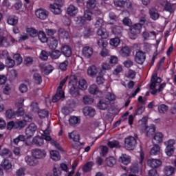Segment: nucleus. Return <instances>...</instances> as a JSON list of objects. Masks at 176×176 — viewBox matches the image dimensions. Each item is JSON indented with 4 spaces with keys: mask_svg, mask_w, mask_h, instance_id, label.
Here are the masks:
<instances>
[{
    "mask_svg": "<svg viewBox=\"0 0 176 176\" xmlns=\"http://www.w3.org/2000/svg\"><path fill=\"white\" fill-rule=\"evenodd\" d=\"M139 21L140 23H135L129 28L130 34H131V39H135L137 36L141 34L142 27H144V25H148V21L146 20V17H140Z\"/></svg>",
    "mask_w": 176,
    "mask_h": 176,
    "instance_id": "f257e3e1",
    "label": "nucleus"
},
{
    "mask_svg": "<svg viewBox=\"0 0 176 176\" xmlns=\"http://www.w3.org/2000/svg\"><path fill=\"white\" fill-rule=\"evenodd\" d=\"M157 83H162V78L157 77V74H155L151 77L150 85V89L151 90V94H153V96L159 93V89H156V85H157Z\"/></svg>",
    "mask_w": 176,
    "mask_h": 176,
    "instance_id": "f03ea898",
    "label": "nucleus"
},
{
    "mask_svg": "<svg viewBox=\"0 0 176 176\" xmlns=\"http://www.w3.org/2000/svg\"><path fill=\"white\" fill-rule=\"evenodd\" d=\"M124 148L127 151H134L137 146V139L133 136H129L124 139Z\"/></svg>",
    "mask_w": 176,
    "mask_h": 176,
    "instance_id": "7ed1b4c3",
    "label": "nucleus"
},
{
    "mask_svg": "<svg viewBox=\"0 0 176 176\" xmlns=\"http://www.w3.org/2000/svg\"><path fill=\"white\" fill-rule=\"evenodd\" d=\"M14 42H16V39H14V38L12 36L6 37L3 35H0L1 47H9V46H12Z\"/></svg>",
    "mask_w": 176,
    "mask_h": 176,
    "instance_id": "20e7f679",
    "label": "nucleus"
},
{
    "mask_svg": "<svg viewBox=\"0 0 176 176\" xmlns=\"http://www.w3.org/2000/svg\"><path fill=\"white\" fill-rule=\"evenodd\" d=\"M114 5L118 8H126L129 10H133V3L130 0H114Z\"/></svg>",
    "mask_w": 176,
    "mask_h": 176,
    "instance_id": "39448f33",
    "label": "nucleus"
},
{
    "mask_svg": "<svg viewBox=\"0 0 176 176\" xmlns=\"http://www.w3.org/2000/svg\"><path fill=\"white\" fill-rule=\"evenodd\" d=\"M54 4H50V10L54 14H61V6H60V3L63 2V0H54Z\"/></svg>",
    "mask_w": 176,
    "mask_h": 176,
    "instance_id": "423d86ee",
    "label": "nucleus"
},
{
    "mask_svg": "<svg viewBox=\"0 0 176 176\" xmlns=\"http://www.w3.org/2000/svg\"><path fill=\"white\" fill-rule=\"evenodd\" d=\"M24 99L23 98H19V102L15 104V107L18 108V109L15 111V116L19 118V116H24V109L23 108L24 105Z\"/></svg>",
    "mask_w": 176,
    "mask_h": 176,
    "instance_id": "0eeeda50",
    "label": "nucleus"
},
{
    "mask_svg": "<svg viewBox=\"0 0 176 176\" xmlns=\"http://www.w3.org/2000/svg\"><path fill=\"white\" fill-rule=\"evenodd\" d=\"M32 156L37 159L42 160L46 157V151L44 149L34 148L32 151Z\"/></svg>",
    "mask_w": 176,
    "mask_h": 176,
    "instance_id": "6e6552de",
    "label": "nucleus"
},
{
    "mask_svg": "<svg viewBox=\"0 0 176 176\" xmlns=\"http://www.w3.org/2000/svg\"><path fill=\"white\" fill-rule=\"evenodd\" d=\"M145 60H146V54L142 51H138L136 52L135 55V61L137 64L140 65H142L144 63H145Z\"/></svg>",
    "mask_w": 176,
    "mask_h": 176,
    "instance_id": "1a4fd4ad",
    "label": "nucleus"
},
{
    "mask_svg": "<svg viewBox=\"0 0 176 176\" xmlns=\"http://www.w3.org/2000/svg\"><path fill=\"white\" fill-rule=\"evenodd\" d=\"M86 20H87L88 21H90L91 20V14L85 13L84 16H79L75 19L76 24H78L80 26L85 24Z\"/></svg>",
    "mask_w": 176,
    "mask_h": 176,
    "instance_id": "9d476101",
    "label": "nucleus"
},
{
    "mask_svg": "<svg viewBox=\"0 0 176 176\" xmlns=\"http://www.w3.org/2000/svg\"><path fill=\"white\" fill-rule=\"evenodd\" d=\"M38 127L34 123H31L29 124L28 127L25 129V134L28 138H31V137L34 136L35 134V131H36Z\"/></svg>",
    "mask_w": 176,
    "mask_h": 176,
    "instance_id": "9b49d317",
    "label": "nucleus"
},
{
    "mask_svg": "<svg viewBox=\"0 0 176 176\" xmlns=\"http://www.w3.org/2000/svg\"><path fill=\"white\" fill-rule=\"evenodd\" d=\"M147 164L151 168H159L162 166V160L159 159H150L148 160Z\"/></svg>",
    "mask_w": 176,
    "mask_h": 176,
    "instance_id": "f8f14e48",
    "label": "nucleus"
},
{
    "mask_svg": "<svg viewBox=\"0 0 176 176\" xmlns=\"http://www.w3.org/2000/svg\"><path fill=\"white\" fill-rule=\"evenodd\" d=\"M82 113L85 116H89V118H94L96 116V109L91 107H85L82 109Z\"/></svg>",
    "mask_w": 176,
    "mask_h": 176,
    "instance_id": "ddd939ff",
    "label": "nucleus"
},
{
    "mask_svg": "<svg viewBox=\"0 0 176 176\" xmlns=\"http://www.w3.org/2000/svg\"><path fill=\"white\" fill-rule=\"evenodd\" d=\"M48 47L52 50H55L58 46V41L55 37H50L47 41Z\"/></svg>",
    "mask_w": 176,
    "mask_h": 176,
    "instance_id": "4468645a",
    "label": "nucleus"
},
{
    "mask_svg": "<svg viewBox=\"0 0 176 176\" xmlns=\"http://www.w3.org/2000/svg\"><path fill=\"white\" fill-rule=\"evenodd\" d=\"M36 16L40 20H46L47 19V16H49V12L46 10L39 9L36 11Z\"/></svg>",
    "mask_w": 176,
    "mask_h": 176,
    "instance_id": "2eb2a0df",
    "label": "nucleus"
},
{
    "mask_svg": "<svg viewBox=\"0 0 176 176\" xmlns=\"http://www.w3.org/2000/svg\"><path fill=\"white\" fill-rule=\"evenodd\" d=\"M25 162L28 166H35L38 165V160L34 157V156L27 155L25 157Z\"/></svg>",
    "mask_w": 176,
    "mask_h": 176,
    "instance_id": "dca6fc26",
    "label": "nucleus"
},
{
    "mask_svg": "<svg viewBox=\"0 0 176 176\" xmlns=\"http://www.w3.org/2000/svg\"><path fill=\"white\" fill-rule=\"evenodd\" d=\"M120 54L122 57H130L131 49L128 46L122 47L120 51Z\"/></svg>",
    "mask_w": 176,
    "mask_h": 176,
    "instance_id": "f3484780",
    "label": "nucleus"
},
{
    "mask_svg": "<svg viewBox=\"0 0 176 176\" xmlns=\"http://www.w3.org/2000/svg\"><path fill=\"white\" fill-rule=\"evenodd\" d=\"M68 137L69 140H72L74 142H79L80 140V135L76 131H73L68 133Z\"/></svg>",
    "mask_w": 176,
    "mask_h": 176,
    "instance_id": "a211bd4d",
    "label": "nucleus"
},
{
    "mask_svg": "<svg viewBox=\"0 0 176 176\" xmlns=\"http://www.w3.org/2000/svg\"><path fill=\"white\" fill-rule=\"evenodd\" d=\"M145 131L146 137H152L154 135L155 132L156 131V127L154 124H151L149 126H146Z\"/></svg>",
    "mask_w": 176,
    "mask_h": 176,
    "instance_id": "6ab92c4d",
    "label": "nucleus"
},
{
    "mask_svg": "<svg viewBox=\"0 0 176 176\" xmlns=\"http://www.w3.org/2000/svg\"><path fill=\"white\" fill-rule=\"evenodd\" d=\"M119 162L127 166V164H130L131 162V157L126 154H122L121 156L119 157Z\"/></svg>",
    "mask_w": 176,
    "mask_h": 176,
    "instance_id": "aec40b11",
    "label": "nucleus"
},
{
    "mask_svg": "<svg viewBox=\"0 0 176 176\" xmlns=\"http://www.w3.org/2000/svg\"><path fill=\"white\" fill-rule=\"evenodd\" d=\"M61 53L65 57L72 56V49L69 45H64L61 49Z\"/></svg>",
    "mask_w": 176,
    "mask_h": 176,
    "instance_id": "412c9836",
    "label": "nucleus"
},
{
    "mask_svg": "<svg viewBox=\"0 0 176 176\" xmlns=\"http://www.w3.org/2000/svg\"><path fill=\"white\" fill-rule=\"evenodd\" d=\"M109 104H111V102H109V100L102 99L98 103V108L99 109H101L102 111H105V109L108 108Z\"/></svg>",
    "mask_w": 176,
    "mask_h": 176,
    "instance_id": "4be33fe9",
    "label": "nucleus"
},
{
    "mask_svg": "<svg viewBox=\"0 0 176 176\" xmlns=\"http://www.w3.org/2000/svg\"><path fill=\"white\" fill-rule=\"evenodd\" d=\"M63 98H65V94L56 91V93L52 97V102H58Z\"/></svg>",
    "mask_w": 176,
    "mask_h": 176,
    "instance_id": "5701e85b",
    "label": "nucleus"
},
{
    "mask_svg": "<svg viewBox=\"0 0 176 176\" xmlns=\"http://www.w3.org/2000/svg\"><path fill=\"white\" fill-rule=\"evenodd\" d=\"M82 54L86 58H90V56L93 55V48L87 46L82 48Z\"/></svg>",
    "mask_w": 176,
    "mask_h": 176,
    "instance_id": "b1692460",
    "label": "nucleus"
},
{
    "mask_svg": "<svg viewBox=\"0 0 176 176\" xmlns=\"http://www.w3.org/2000/svg\"><path fill=\"white\" fill-rule=\"evenodd\" d=\"M97 74H98V69H97V67H96V65H91L88 67L87 74L89 75V76L94 78V76H96Z\"/></svg>",
    "mask_w": 176,
    "mask_h": 176,
    "instance_id": "393cba45",
    "label": "nucleus"
},
{
    "mask_svg": "<svg viewBox=\"0 0 176 176\" xmlns=\"http://www.w3.org/2000/svg\"><path fill=\"white\" fill-rule=\"evenodd\" d=\"M50 157L54 162H58L61 159V156L60 155V153L56 150H52L50 152Z\"/></svg>",
    "mask_w": 176,
    "mask_h": 176,
    "instance_id": "a878e982",
    "label": "nucleus"
},
{
    "mask_svg": "<svg viewBox=\"0 0 176 176\" xmlns=\"http://www.w3.org/2000/svg\"><path fill=\"white\" fill-rule=\"evenodd\" d=\"M122 31H123V28L119 25H113L111 28V32L117 36H120L122 35Z\"/></svg>",
    "mask_w": 176,
    "mask_h": 176,
    "instance_id": "bb28decb",
    "label": "nucleus"
},
{
    "mask_svg": "<svg viewBox=\"0 0 176 176\" xmlns=\"http://www.w3.org/2000/svg\"><path fill=\"white\" fill-rule=\"evenodd\" d=\"M32 142L34 145H36V146H42V145L44 144L43 136H35L32 140Z\"/></svg>",
    "mask_w": 176,
    "mask_h": 176,
    "instance_id": "cd10ccee",
    "label": "nucleus"
},
{
    "mask_svg": "<svg viewBox=\"0 0 176 176\" xmlns=\"http://www.w3.org/2000/svg\"><path fill=\"white\" fill-rule=\"evenodd\" d=\"M97 34L99 36H101L102 39H107L109 36V33L107 32L105 29L99 28L97 31Z\"/></svg>",
    "mask_w": 176,
    "mask_h": 176,
    "instance_id": "c85d7f7f",
    "label": "nucleus"
},
{
    "mask_svg": "<svg viewBox=\"0 0 176 176\" xmlns=\"http://www.w3.org/2000/svg\"><path fill=\"white\" fill-rule=\"evenodd\" d=\"M161 5L164 8V10L166 12H169V13H173V5L170 3L168 1H162Z\"/></svg>",
    "mask_w": 176,
    "mask_h": 176,
    "instance_id": "c756f323",
    "label": "nucleus"
},
{
    "mask_svg": "<svg viewBox=\"0 0 176 176\" xmlns=\"http://www.w3.org/2000/svg\"><path fill=\"white\" fill-rule=\"evenodd\" d=\"M58 35L59 38H61L62 39H68V36H69L68 32L65 30L63 28L58 29Z\"/></svg>",
    "mask_w": 176,
    "mask_h": 176,
    "instance_id": "7c9ffc66",
    "label": "nucleus"
},
{
    "mask_svg": "<svg viewBox=\"0 0 176 176\" xmlns=\"http://www.w3.org/2000/svg\"><path fill=\"white\" fill-rule=\"evenodd\" d=\"M67 12L69 16H76L78 13V8L75 7L74 5H70L67 8Z\"/></svg>",
    "mask_w": 176,
    "mask_h": 176,
    "instance_id": "2f4dec72",
    "label": "nucleus"
},
{
    "mask_svg": "<svg viewBox=\"0 0 176 176\" xmlns=\"http://www.w3.org/2000/svg\"><path fill=\"white\" fill-rule=\"evenodd\" d=\"M152 141L153 144H160L163 141V133H156Z\"/></svg>",
    "mask_w": 176,
    "mask_h": 176,
    "instance_id": "473e14b6",
    "label": "nucleus"
},
{
    "mask_svg": "<svg viewBox=\"0 0 176 176\" xmlns=\"http://www.w3.org/2000/svg\"><path fill=\"white\" fill-rule=\"evenodd\" d=\"M9 25H16L19 23V18L16 16H10L7 19Z\"/></svg>",
    "mask_w": 176,
    "mask_h": 176,
    "instance_id": "72a5a7b5",
    "label": "nucleus"
},
{
    "mask_svg": "<svg viewBox=\"0 0 176 176\" xmlns=\"http://www.w3.org/2000/svg\"><path fill=\"white\" fill-rule=\"evenodd\" d=\"M27 126V123L23 120H17L15 122L14 129L15 130H21Z\"/></svg>",
    "mask_w": 176,
    "mask_h": 176,
    "instance_id": "f704fd0d",
    "label": "nucleus"
},
{
    "mask_svg": "<svg viewBox=\"0 0 176 176\" xmlns=\"http://www.w3.org/2000/svg\"><path fill=\"white\" fill-rule=\"evenodd\" d=\"M80 123V118L75 116H72L69 119V124L70 126H76V124Z\"/></svg>",
    "mask_w": 176,
    "mask_h": 176,
    "instance_id": "c9c22d12",
    "label": "nucleus"
},
{
    "mask_svg": "<svg viewBox=\"0 0 176 176\" xmlns=\"http://www.w3.org/2000/svg\"><path fill=\"white\" fill-rule=\"evenodd\" d=\"M37 36L42 43H46L49 41V38L46 36V34L43 31H40Z\"/></svg>",
    "mask_w": 176,
    "mask_h": 176,
    "instance_id": "e433bc0d",
    "label": "nucleus"
},
{
    "mask_svg": "<svg viewBox=\"0 0 176 176\" xmlns=\"http://www.w3.org/2000/svg\"><path fill=\"white\" fill-rule=\"evenodd\" d=\"M160 153V146L158 144H155L153 147L151 149L150 155L151 156H156Z\"/></svg>",
    "mask_w": 176,
    "mask_h": 176,
    "instance_id": "4c0bfd02",
    "label": "nucleus"
},
{
    "mask_svg": "<svg viewBox=\"0 0 176 176\" xmlns=\"http://www.w3.org/2000/svg\"><path fill=\"white\" fill-rule=\"evenodd\" d=\"M94 164V162L91 161L87 162L82 167V171L84 173H89V171H91Z\"/></svg>",
    "mask_w": 176,
    "mask_h": 176,
    "instance_id": "58836bf2",
    "label": "nucleus"
},
{
    "mask_svg": "<svg viewBox=\"0 0 176 176\" xmlns=\"http://www.w3.org/2000/svg\"><path fill=\"white\" fill-rule=\"evenodd\" d=\"M175 173V168L171 166H168L164 168V174L166 176H171L172 175Z\"/></svg>",
    "mask_w": 176,
    "mask_h": 176,
    "instance_id": "ea45409f",
    "label": "nucleus"
},
{
    "mask_svg": "<svg viewBox=\"0 0 176 176\" xmlns=\"http://www.w3.org/2000/svg\"><path fill=\"white\" fill-rule=\"evenodd\" d=\"M26 32L29 34V35L32 36V38H35L39 34V32H38V30H36V29L33 28H26Z\"/></svg>",
    "mask_w": 176,
    "mask_h": 176,
    "instance_id": "a19ab883",
    "label": "nucleus"
},
{
    "mask_svg": "<svg viewBox=\"0 0 176 176\" xmlns=\"http://www.w3.org/2000/svg\"><path fill=\"white\" fill-rule=\"evenodd\" d=\"M69 91L72 97H78L79 96V88L75 87L74 85L69 88Z\"/></svg>",
    "mask_w": 176,
    "mask_h": 176,
    "instance_id": "79ce46f5",
    "label": "nucleus"
},
{
    "mask_svg": "<svg viewBox=\"0 0 176 176\" xmlns=\"http://www.w3.org/2000/svg\"><path fill=\"white\" fill-rule=\"evenodd\" d=\"M99 91L100 89H98V87L96 84H93L89 87V93H90V94H98Z\"/></svg>",
    "mask_w": 176,
    "mask_h": 176,
    "instance_id": "37998d69",
    "label": "nucleus"
},
{
    "mask_svg": "<svg viewBox=\"0 0 176 176\" xmlns=\"http://www.w3.org/2000/svg\"><path fill=\"white\" fill-rule=\"evenodd\" d=\"M106 164L109 167H113L116 164V159L113 157H109L106 158Z\"/></svg>",
    "mask_w": 176,
    "mask_h": 176,
    "instance_id": "c03bdc74",
    "label": "nucleus"
},
{
    "mask_svg": "<svg viewBox=\"0 0 176 176\" xmlns=\"http://www.w3.org/2000/svg\"><path fill=\"white\" fill-rule=\"evenodd\" d=\"M61 56V52L60 50H54L50 54V57L52 60H58V58H60V56Z\"/></svg>",
    "mask_w": 176,
    "mask_h": 176,
    "instance_id": "a18cd8bd",
    "label": "nucleus"
},
{
    "mask_svg": "<svg viewBox=\"0 0 176 176\" xmlns=\"http://www.w3.org/2000/svg\"><path fill=\"white\" fill-rule=\"evenodd\" d=\"M82 101L85 105H91V104H93L94 102V99L91 98V96L86 95L83 97Z\"/></svg>",
    "mask_w": 176,
    "mask_h": 176,
    "instance_id": "49530a36",
    "label": "nucleus"
},
{
    "mask_svg": "<svg viewBox=\"0 0 176 176\" xmlns=\"http://www.w3.org/2000/svg\"><path fill=\"white\" fill-rule=\"evenodd\" d=\"M108 146H109L111 149L113 148H120V143L118 140L109 141L107 142Z\"/></svg>",
    "mask_w": 176,
    "mask_h": 176,
    "instance_id": "de8ad7c7",
    "label": "nucleus"
},
{
    "mask_svg": "<svg viewBox=\"0 0 176 176\" xmlns=\"http://www.w3.org/2000/svg\"><path fill=\"white\" fill-rule=\"evenodd\" d=\"M1 167H3L4 170H10V168H12V163H10L8 160L4 159L3 162L1 163Z\"/></svg>",
    "mask_w": 176,
    "mask_h": 176,
    "instance_id": "09e8293b",
    "label": "nucleus"
},
{
    "mask_svg": "<svg viewBox=\"0 0 176 176\" xmlns=\"http://www.w3.org/2000/svg\"><path fill=\"white\" fill-rule=\"evenodd\" d=\"M149 14L151 16V19L152 20H157L159 19V13L154 8H151L149 10Z\"/></svg>",
    "mask_w": 176,
    "mask_h": 176,
    "instance_id": "8fccbe9b",
    "label": "nucleus"
},
{
    "mask_svg": "<svg viewBox=\"0 0 176 176\" xmlns=\"http://www.w3.org/2000/svg\"><path fill=\"white\" fill-rule=\"evenodd\" d=\"M78 89L80 90H86L87 89V82L85 79H81L78 82Z\"/></svg>",
    "mask_w": 176,
    "mask_h": 176,
    "instance_id": "3c124183",
    "label": "nucleus"
},
{
    "mask_svg": "<svg viewBox=\"0 0 176 176\" xmlns=\"http://www.w3.org/2000/svg\"><path fill=\"white\" fill-rule=\"evenodd\" d=\"M84 38L87 39L93 35V29L90 28H85V30L83 32Z\"/></svg>",
    "mask_w": 176,
    "mask_h": 176,
    "instance_id": "603ef678",
    "label": "nucleus"
},
{
    "mask_svg": "<svg viewBox=\"0 0 176 176\" xmlns=\"http://www.w3.org/2000/svg\"><path fill=\"white\" fill-rule=\"evenodd\" d=\"M68 65H69V62L68 61V60H65V61L59 64L58 68L59 69H60V71H67Z\"/></svg>",
    "mask_w": 176,
    "mask_h": 176,
    "instance_id": "864d4df0",
    "label": "nucleus"
},
{
    "mask_svg": "<svg viewBox=\"0 0 176 176\" xmlns=\"http://www.w3.org/2000/svg\"><path fill=\"white\" fill-rule=\"evenodd\" d=\"M144 111H145V106L138 104V109L134 113V116H137V115H142Z\"/></svg>",
    "mask_w": 176,
    "mask_h": 176,
    "instance_id": "5fc2aeb1",
    "label": "nucleus"
},
{
    "mask_svg": "<svg viewBox=\"0 0 176 176\" xmlns=\"http://www.w3.org/2000/svg\"><path fill=\"white\" fill-rule=\"evenodd\" d=\"M6 118L7 119H14L16 118L15 111L12 109H8L6 111Z\"/></svg>",
    "mask_w": 176,
    "mask_h": 176,
    "instance_id": "6e6d98bb",
    "label": "nucleus"
},
{
    "mask_svg": "<svg viewBox=\"0 0 176 176\" xmlns=\"http://www.w3.org/2000/svg\"><path fill=\"white\" fill-rule=\"evenodd\" d=\"M110 45L114 46V47H118L120 45V38L118 37L111 38L110 40Z\"/></svg>",
    "mask_w": 176,
    "mask_h": 176,
    "instance_id": "4d7b16f0",
    "label": "nucleus"
},
{
    "mask_svg": "<svg viewBox=\"0 0 176 176\" xmlns=\"http://www.w3.org/2000/svg\"><path fill=\"white\" fill-rule=\"evenodd\" d=\"M6 64L8 68H13L15 65L14 60L12 59L10 57L8 56L6 60Z\"/></svg>",
    "mask_w": 176,
    "mask_h": 176,
    "instance_id": "13d9d810",
    "label": "nucleus"
},
{
    "mask_svg": "<svg viewBox=\"0 0 176 176\" xmlns=\"http://www.w3.org/2000/svg\"><path fill=\"white\" fill-rule=\"evenodd\" d=\"M38 115L40 119H45V118H46V116H49V111H47L45 109L38 110Z\"/></svg>",
    "mask_w": 176,
    "mask_h": 176,
    "instance_id": "bf43d9fd",
    "label": "nucleus"
},
{
    "mask_svg": "<svg viewBox=\"0 0 176 176\" xmlns=\"http://www.w3.org/2000/svg\"><path fill=\"white\" fill-rule=\"evenodd\" d=\"M24 141H25V136L24 135H19L16 138L13 140L15 145H17L19 142H24Z\"/></svg>",
    "mask_w": 176,
    "mask_h": 176,
    "instance_id": "052dcab7",
    "label": "nucleus"
},
{
    "mask_svg": "<svg viewBox=\"0 0 176 176\" xmlns=\"http://www.w3.org/2000/svg\"><path fill=\"white\" fill-rule=\"evenodd\" d=\"M33 78L36 85H41V83H42V76H41V74L36 73L34 74Z\"/></svg>",
    "mask_w": 176,
    "mask_h": 176,
    "instance_id": "680f3d73",
    "label": "nucleus"
},
{
    "mask_svg": "<svg viewBox=\"0 0 176 176\" xmlns=\"http://www.w3.org/2000/svg\"><path fill=\"white\" fill-rule=\"evenodd\" d=\"M96 2V0H88L87 2V8H88V9H94Z\"/></svg>",
    "mask_w": 176,
    "mask_h": 176,
    "instance_id": "e2e57ef3",
    "label": "nucleus"
},
{
    "mask_svg": "<svg viewBox=\"0 0 176 176\" xmlns=\"http://www.w3.org/2000/svg\"><path fill=\"white\" fill-rule=\"evenodd\" d=\"M40 58L43 61H46L49 58V54L47 53V52L45 50L41 51Z\"/></svg>",
    "mask_w": 176,
    "mask_h": 176,
    "instance_id": "0e129e2a",
    "label": "nucleus"
},
{
    "mask_svg": "<svg viewBox=\"0 0 176 176\" xmlns=\"http://www.w3.org/2000/svg\"><path fill=\"white\" fill-rule=\"evenodd\" d=\"M158 111L160 113H164L165 112H167V111H168V106L166 104H161L158 107Z\"/></svg>",
    "mask_w": 176,
    "mask_h": 176,
    "instance_id": "69168bd1",
    "label": "nucleus"
},
{
    "mask_svg": "<svg viewBox=\"0 0 176 176\" xmlns=\"http://www.w3.org/2000/svg\"><path fill=\"white\" fill-rule=\"evenodd\" d=\"M165 153L167 156H173V153H174V147L166 146V148H165Z\"/></svg>",
    "mask_w": 176,
    "mask_h": 176,
    "instance_id": "338daca9",
    "label": "nucleus"
},
{
    "mask_svg": "<svg viewBox=\"0 0 176 176\" xmlns=\"http://www.w3.org/2000/svg\"><path fill=\"white\" fill-rule=\"evenodd\" d=\"M15 175L25 176V168H20L19 169L16 170V171L15 172Z\"/></svg>",
    "mask_w": 176,
    "mask_h": 176,
    "instance_id": "774afa93",
    "label": "nucleus"
}]
</instances>
